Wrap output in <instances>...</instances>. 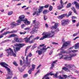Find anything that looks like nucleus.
Returning a JSON list of instances; mask_svg holds the SVG:
<instances>
[{"label":"nucleus","mask_w":79,"mask_h":79,"mask_svg":"<svg viewBox=\"0 0 79 79\" xmlns=\"http://www.w3.org/2000/svg\"><path fill=\"white\" fill-rule=\"evenodd\" d=\"M78 52L77 50H72V51H69L67 52L66 51L63 50L62 51L60 52V53L59 54V56L60 55H62V54L63 53H71V52H73V53H74V52Z\"/></svg>","instance_id":"nucleus-4"},{"label":"nucleus","mask_w":79,"mask_h":79,"mask_svg":"<svg viewBox=\"0 0 79 79\" xmlns=\"http://www.w3.org/2000/svg\"><path fill=\"white\" fill-rule=\"evenodd\" d=\"M62 76L64 77H65V79H66V78H68V76L66 75H62Z\"/></svg>","instance_id":"nucleus-41"},{"label":"nucleus","mask_w":79,"mask_h":79,"mask_svg":"<svg viewBox=\"0 0 79 79\" xmlns=\"http://www.w3.org/2000/svg\"><path fill=\"white\" fill-rule=\"evenodd\" d=\"M52 72H51L48 74H47L45 75V76H44V77L42 79H44L45 78H46L45 79H50L48 77V76H52V75H54V74L52 73Z\"/></svg>","instance_id":"nucleus-9"},{"label":"nucleus","mask_w":79,"mask_h":79,"mask_svg":"<svg viewBox=\"0 0 79 79\" xmlns=\"http://www.w3.org/2000/svg\"><path fill=\"white\" fill-rule=\"evenodd\" d=\"M73 5H75V6L77 9H79V4L76 2H74L72 3Z\"/></svg>","instance_id":"nucleus-17"},{"label":"nucleus","mask_w":79,"mask_h":79,"mask_svg":"<svg viewBox=\"0 0 79 79\" xmlns=\"http://www.w3.org/2000/svg\"><path fill=\"white\" fill-rule=\"evenodd\" d=\"M77 35V34L75 33V34H73V36H76V35Z\"/></svg>","instance_id":"nucleus-64"},{"label":"nucleus","mask_w":79,"mask_h":79,"mask_svg":"<svg viewBox=\"0 0 79 79\" xmlns=\"http://www.w3.org/2000/svg\"><path fill=\"white\" fill-rule=\"evenodd\" d=\"M59 25L60 24L58 23H55V26H52L51 27V29H56L59 26Z\"/></svg>","instance_id":"nucleus-14"},{"label":"nucleus","mask_w":79,"mask_h":79,"mask_svg":"<svg viewBox=\"0 0 79 79\" xmlns=\"http://www.w3.org/2000/svg\"><path fill=\"white\" fill-rule=\"evenodd\" d=\"M16 49V51H19V50H20V48H15Z\"/></svg>","instance_id":"nucleus-50"},{"label":"nucleus","mask_w":79,"mask_h":79,"mask_svg":"<svg viewBox=\"0 0 79 79\" xmlns=\"http://www.w3.org/2000/svg\"><path fill=\"white\" fill-rule=\"evenodd\" d=\"M13 63V64H14V65H15V66H18V64H17V63H16V62L15 61H14Z\"/></svg>","instance_id":"nucleus-36"},{"label":"nucleus","mask_w":79,"mask_h":79,"mask_svg":"<svg viewBox=\"0 0 79 79\" xmlns=\"http://www.w3.org/2000/svg\"><path fill=\"white\" fill-rule=\"evenodd\" d=\"M64 65L67 68H68L69 69L72 70L74 69L73 68H76L75 65L74 64H65Z\"/></svg>","instance_id":"nucleus-5"},{"label":"nucleus","mask_w":79,"mask_h":79,"mask_svg":"<svg viewBox=\"0 0 79 79\" xmlns=\"http://www.w3.org/2000/svg\"><path fill=\"white\" fill-rule=\"evenodd\" d=\"M28 56H27L26 57V62H27V63H28Z\"/></svg>","instance_id":"nucleus-48"},{"label":"nucleus","mask_w":79,"mask_h":79,"mask_svg":"<svg viewBox=\"0 0 79 79\" xmlns=\"http://www.w3.org/2000/svg\"><path fill=\"white\" fill-rule=\"evenodd\" d=\"M27 76H28V74H24L23 75V77L25 78V77H27Z\"/></svg>","instance_id":"nucleus-42"},{"label":"nucleus","mask_w":79,"mask_h":79,"mask_svg":"<svg viewBox=\"0 0 79 79\" xmlns=\"http://www.w3.org/2000/svg\"><path fill=\"white\" fill-rule=\"evenodd\" d=\"M60 3L61 5V6H63V5H64V3L63 2V1H62V0H60Z\"/></svg>","instance_id":"nucleus-33"},{"label":"nucleus","mask_w":79,"mask_h":79,"mask_svg":"<svg viewBox=\"0 0 79 79\" xmlns=\"http://www.w3.org/2000/svg\"><path fill=\"white\" fill-rule=\"evenodd\" d=\"M65 15L63 14L62 15H59L58 17V19H63V18H64Z\"/></svg>","instance_id":"nucleus-22"},{"label":"nucleus","mask_w":79,"mask_h":79,"mask_svg":"<svg viewBox=\"0 0 79 79\" xmlns=\"http://www.w3.org/2000/svg\"><path fill=\"white\" fill-rule=\"evenodd\" d=\"M32 70H31H31H29L28 71V73H29V74H31V73H32Z\"/></svg>","instance_id":"nucleus-39"},{"label":"nucleus","mask_w":79,"mask_h":79,"mask_svg":"<svg viewBox=\"0 0 79 79\" xmlns=\"http://www.w3.org/2000/svg\"><path fill=\"white\" fill-rule=\"evenodd\" d=\"M12 14H13V11H12L9 12L8 13V15H11Z\"/></svg>","instance_id":"nucleus-38"},{"label":"nucleus","mask_w":79,"mask_h":79,"mask_svg":"<svg viewBox=\"0 0 79 79\" xmlns=\"http://www.w3.org/2000/svg\"><path fill=\"white\" fill-rule=\"evenodd\" d=\"M29 29H30V28H28V27H27L24 29V30H29Z\"/></svg>","instance_id":"nucleus-55"},{"label":"nucleus","mask_w":79,"mask_h":79,"mask_svg":"<svg viewBox=\"0 0 79 79\" xmlns=\"http://www.w3.org/2000/svg\"><path fill=\"white\" fill-rule=\"evenodd\" d=\"M26 26L24 24H23L22 25H21V27L22 28H24V27H25Z\"/></svg>","instance_id":"nucleus-47"},{"label":"nucleus","mask_w":79,"mask_h":79,"mask_svg":"<svg viewBox=\"0 0 79 79\" xmlns=\"http://www.w3.org/2000/svg\"><path fill=\"white\" fill-rule=\"evenodd\" d=\"M34 36L32 35L31 36L28 38H24L25 41L27 43V42H29V40H30L31 38H34Z\"/></svg>","instance_id":"nucleus-13"},{"label":"nucleus","mask_w":79,"mask_h":79,"mask_svg":"<svg viewBox=\"0 0 79 79\" xmlns=\"http://www.w3.org/2000/svg\"><path fill=\"white\" fill-rule=\"evenodd\" d=\"M25 44H16V45L17 47H20L21 48L22 47H23V46H24L25 45Z\"/></svg>","instance_id":"nucleus-20"},{"label":"nucleus","mask_w":79,"mask_h":79,"mask_svg":"<svg viewBox=\"0 0 79 79\" xmlns=\"http://www.w3.org/2000/svg\"><path fill=\"white\" fill-rule=\"evenodd\" d=\"M20 64L21 66H22V65H23V61L22 60H20Z\"/></svg>","instance_id":"nucleus-44"},{"label":"nucleus","mask_w":79,"mask_h":79,"mask_svg":"<svg viewBox=\"0 0 79 79\" xmlns=\"http://www.w3.org/2000/svg\"><path fill=\"white\" fill-rule=\"evenodd\" d=\"M64 59V60H68L69 61H71L72 60V57L71 55H70L69 56L66 55H64V56H62L60 58V59H61L62 58Z\"/></svg>","instance_id":"nucleus-3"},{"label":"nucleus","mask_w":79,"mask_h":79,"mask_svg":"<svg viewBox=\"0 0 79 79\" xmlns=\"http://www.w3.org/2000/svg\"><path fill=\"white\" fill-rule=\"evenodd\" d=\"M23 22L26 25H29V24H30V22L28 21L27 19H24Z\"/></svg>","instance_id":"nucleus-15"},{"label":"nucleus","mask_w":79,"mask_h":79,"mask_svg":"<svg viewBox=\"0 0 79 79\" xmlns=\"http://www.w3.org/2000/svg\"><path fill=\"white\" fill-rule=\"evenodd\" d=\"M58 61V60H56L55 61H53V63L52 64V66L50 68V69H52L54 67V65Z\"/></svg>","instance_id":"nucleus-18"},{"label":"nucleus","mask_w":79,"mask_h":79,"mask_svg":"<svg viewBox=\"0 0 79 79\" xmlns=\"http://www.w3.org/2000/svg\"><path fill=\"white\" fill-rule=\"evenodd\" d=\"M14 40L16 42H21V40L18 38L15 37L14 39Z\"/></svg>","instance_id":"nucleus-19"},{"label":"nucleus","mask_w":79,"mask_h":79,"mask_svg":"<svg viewBox=\"0 0 79 79\" xmlns=\"http://www.w3.org/2000/svg\"><path fill=\"white\" fill-rule=\"evenodd\" d=\"M6 29V28H4L1 31V32H3V31H5V30Z\"/></svg>","instance_id":"nucleus-60"},{"label":"nucleus","mask_w":79,"mask_h":79,"mask_svg":"<svg viewBox=\"0 0 79 79\" xmlns=\"http://www.w3.org/2000/svg\"><path fill=\"white\" fill-rule=\"evenodd\" d=\"M62 8H63V6H62V7H61V6H57V8L58 10H60Z\"/></svg>","instance_id":"nucleus-28"},{"label":"nucleus","mask_w":79,"mask_h":79,"mask_svg":"<svg viewBox=\"0 0 79 79\" xmlns=\"http://www.w3.org/2000/svg\"><path fill=\"white\" fill-rule=\"evenodd\" d=\"M39 39H40L39 36H37L35 38V40H38Z\"/></svg>","instance_id":"nucleus-49"},{"label":"nucleus","mask_w":79,"mask_h":79,"mask_svg":"<svg viewBox=\"0 0 79 79\" xmlns=\"http://www.w3.org/2000/svg\"><path fill=\"white\" fill-rule=\"evenodd\" d=\"M72 19H76V16H72Z\"/></svg>","instance_id":"nucleus-63"},{"label":"nucleus","mask_w":79,"mask_h":79,"mask_svg":"<svg viewBox=\"0 0 79 79\" xmlns=\"http://www.w3.org/2000/svg\"><path fill=\"white\" fill-rule=\"evenodd\" d=\"M36 12V15H40V13L41 12H40V13H39V11H37Z\"/></svg>","instance_id":"nucleus-53"},{"label":"nucleus","mask_w":79,"mask_h":79,"mask_svg":"<svg viewBox=\"0 0 79 79\" xmlns=\"http://www.w3.org/2000/svg\"><path fill=\"white\" fill-rule=\"evenodd\" d=\"M35 38L31 40L29 42L30 44H32V43H34L35 41Z\"/></svg>","instance_id":"nucleus-27"},{"label":"nucleus","mask_w":79,"mask_h":79,"mask_svg":"<svg viewBox=\"0 0 79 79\" xmlns=\"http://www.w3.org/2000/svg\"><path fill=\"white\" fill-rule=\"evenodd\" d=\"M5 50L7 52L6 55L7 56H8L9 55H11V56L13 55L14 56H16V54L13 52V49H11V48H9V49H6Z\"/></svg>","instance_id":"nucleus-2"},{"label":"nucleus","mask_w":79,"mask_h":79,"mask_svg":"<svg viewBox=\"0 0 79 79\" xmlns=\"http://www.w3.org/2000/svg\"><path fill=\"white\" fill-rule=\"evenodd\" d=\"M12 25L14 26H18V24L17 23H16L15 22H14L12 23Z\"/></svg>","instance_id":"nucleus-31"},{"label":"nucleus","mask_w":79,"mask_h":79,"mask_svg":"<svg viewBox=\"0 0 79 79\" xmlns=\"http://www.w3.org/2000/svg\"><path fill=\"white\" fill-rule=\"evenodd\" d=\"M49 12V11L47 10H45L43 11L44 14H47V13Z\"/></svg>","instance_id":"nucleus-29"},{"label":"nucleus","mask_w":79,"mask_h":79,"mask_svg":"<svg viewBox=\"0 0 79 79\" xmlns=\"http://www.w3.org/2000/svg\"><path fill=\"white\" fill-rule=\"evenodd\" d=\"M48 48H50V47H48L47 48H46V46H44V47H43L42 49H41V50H42L43 51V53H44V52H46V51L48 49Z\"/></svg>","instance_id":"nucleus-16"},{"label":"nucleus","mask_w":79,"mask_h":79,"mask_svg":"<svg viewBox=\"0 0 79 79\" xmlns=\"http://www.w3.org/2000/svg\"><path fill=\"white\" fill-rule=\"evenodd\" d=\"M45 44H41V45H40V47H43V46H45Z\"/></svg>","instance_id":"nucleus-58"},{"label":"nucleus","mask_w":79,"mask_h":79,"mask_svg":"<svg viewBox=\"0 0 79 79\" xmlns=\"http://www.w3.org/2000/svg\"><path fill=\"white\" fill-rule=\"evenodd\" d=\"M20 34L22 35V34H26V31L24 32H20Z\"/></svg>","instance_id":"nucleus-51"},{"label":"nucleus","mask_w":79,"mask_h":79,"mask_svg":"<svg viewBox=\"0 0 79 79\" xmlns=\"http://www.w3.org/2000/svg\"><path fill=\"white\" fill-rule=\"evenodd\" d=\"M31 58H30L29 59L28 62V63L24 62V66H27L29 68H30V67H31V64H30V63H31Z\"/></svg>","instance_id":"nucleus-11"},{"label":"nucleus","mask_w":79,"mask_h":79,"mask_svg":"<svg viewBox=\"0 0 79 79\" xmlns=\"http://www.w3.org/2000/svg\"><path fill=\"white\" fill-rule=\"evenodd\" d=\"M52 44L54 45H57L58 44V43L55 42H52Z\"/></svg>","instance_id":"nucleus-57"},{"label":"nucleus","mask_w":79,"mask_h":79,"mask_svg":"<svg viewBox=\"0 0 79 79\" xmlns=\"http://www.w3.org/2000/svg\"><path fill=\"white\" fill-rule=\"evenodd\" d=\"M52 10H53V7L52 6H50L49 8V11H52Z\"/></svg>","instance_id":"nucleus-34"},{"label":"nucleus","mask_w":79,"mask_h":79,"mask_svg":"<svg viewBox=\"0 0 79 79\" xmlns=\"http://www.w3.org/2000/svg\"><path fill=\"white\" fill-rule=\"evenodd\" d=\"M31 66H32V68L31 69V70H32V71H34V69H35V65L34 64H32Z\"/></svg>","instance_id":"nucleus-26"},{"label":"nucleus","mask_w":79,"mask_h":79,"mask_svg":"<svg viewBox=\"0 0 79 79\" xmlns=\"http://www.w3.org/2000/svg\"><path fill=\"white\" fill-rule=\"evenodd\" d=\"M76 22V20H72V23H75Z\"/></svg>","instance_id":"nucleus-56"},{"label":"nucleus","mask_w":79,"mask_h":79,"mask_svg":"<svg viewBox=\"0 0 79 79\" xmlns=\"http://www.w3.org/2000/svg\"><path fill=\"white\" fill-rule=\"evenodd\" d=\"M71 56H72V57H74V56H76V54H72V55H70Z\"/></svg>","instance_id":"nucleus-45"},{"label":"nucleus","mask_w":79,"mask_h":79,"mask_svg":"<svg viewBox=\"0 0 79 79\" xmlns=\"http://www.w3.org/2000/svg\"><path fill=\"white\" fill-rule=\"evenodd\" d=\"M42 35L43 36V37H42L40 39V40H44V39L53 37V35H55V32H54V31H53V30H52L51 33L47 32H44L43 33Z\"/></svg>","instance_id":"nucleus-1"},{"label":"nucleus","mask_w":79,"mask_h":79,"mask_svg":"<svg viewBox=\"0 0 79 79\" xmlns=\"http://www.w3.org/2000/svg\"><path fill=\"white\" fill-rule=\"evenodd\" d=\"M39 55H42V51L39 50L38 51Z\"/></svg>","instance_id":"nucleus-37"},{"label":"nucleus","mask_w":79,"mask_h":79,"mask_svg":"<svg viewBox=\"0 0 79 79\" xmlns=\"http://www.w3.org/2000/svg\"><path fill=\"white\" fill-rule=\"evenodd\" d=\"M40 66H41V64L39 65L38 66V67H37V69H39V68H40Z\"/></svg>","instance_id":"nucleus-62"},{"label":"nucleus","mask_w":79,"mask_h":79,"mask_svg":"<svg viewBox=\"0 0 79 79\" xmlns=\"http://www.w3.org/2000/svg\"><path fill=\"white\" fill-rule=\"evenodd\" d=\"M28 56H28H29L30 57H31V56H32V54L31 53H30L28 55V56Z\"/></svg>","instance_id":"nucleus-40"},{"label":"nucleus","mask_w":79,"mask_h":79,"mask_svg":"<svg viewBox=\"0 0 79 79\" xmlns=\"http://www.w3.org/2000/svg\"><path fill=\"white\" fill-rule=\"evenodd\" d=\"M62 23L61 24L63 26H64L65 25L68 24L69 23V20L68 19L63 20L61 21Z\"/></svg>","instance_id":"nucleus-6"},{"label":"nucleus","mask_w":79,"mask_h":79,"mask_svg":"<svg viewBox=\"0 0 79 79\" xmlns=\"http://www.w3.org/2000/svg\"><path fill=\"white\" fill-rule=\"evenodd\" d=\"M3 53L1 54H0V58H2L3 56Z\"/></svg>","instance_id":"nucleus-54"},{"label":"nucleus","mask_w":79,"mask_h":79,"mask_svg":"<svg viewBox=\"0 0 79 79\" xmlns=\"http://www.w3.org/2000/svg\"><path fill=\"white\" fill-rule=\"evenodd\" d=\"M39 72H40V70H39L37 72L35 73V74L36 75V74H38V73H39Z\"/></svg>","instance_id":"nucleus-59"},{"label":"nucleus","mask_w":79,"mask_h":79,"mask_svg":"<svg viewBox=\"0 0 79 79\" xmlns=\"http://www.w3.org/2000/svg\"><path fill=\"white\" fill-rule=\"evenodd\" d=\"M63 70H64L65 71H67V72H70V70H69V69L66 68V67H64L62 68Z\"/></svg>","instance_id":"nucleus-23"},{"label":"nucleus","mask_w":79,"mask_h":79,"mask_svg":"<svg viewBox=\"0 0 79 79\" xmlns=\"http://www.w3.org/2000/svg\"><path fill=\"white\" fill-rule=\"evenodd\" d=\"M71 3H69L66 6L67 8H69V7H71Z\"/></svg>","instance_id":"nucleus-30"},{"label":"nucleus","mask_w":79,"mask_h":79,"mask_svg":"<svg viewBox=\"0 0 79 79\" xmlns=\"http://www.w3.org/2000/svg\"><path fill=\"white\" fill-rule=\"evenodd\" d=\"M72 10H73V11L74 12V13H75L77 15V12H76V9L74 7H73L72 8H71Z\"/></svg>","instance_id":"nucleus-24"},{"label":"nucleus","mask_w":79,"mask_h":79,"mask_svg":"<svg viewBox=\"0 0 79 79\" xmlns=\"http://www.w3.org/2000/svg\"><path fill=\"white\" fill-rule=\"evenodd\" d=\"M44 8V6H40L39 8V13H41L42 11V9L43 8Z\"/></svg>","instance_id":"nucleus-21"},{"label":"nucleus","mask_w":79,"mask_h":79,"mask_svg":"<svg viewBox=\"0 0 79 79\" xmlns=\"http://www.w3.org/2000/svg\"><path fill=\"white\" fill-rule=\"evenodd\" d=\"M31 47L30 46H28V47H27L26 49V51L27 52V50H28L29 49V48Z\"/></svg>","instance_id":"nucleus-52"},{"label":"nucleus","mask_w":79,"mask_h":79,"mask_svg":"<svg viewBox=\"0 0 79 79\" xmlns=\"http://www.w3.org/2000/svg\"><path fill=\"white\" fill-rule=\"evenodd\" d=\"M57 73H56L55 75L53 77L55 78H57Z\"/></svg>","instance_id":"nucleus-43"},{"label":"nucleus","mask_w":79,"mask_h":79,"mask_svg":"<svg viewBox=\"0 0 79 79\" xmlns=\"http://www.w3.org/2000/svg\"><path fill=\"white\" fill-rule=\"evenodd\" d=\"M69 44V42H67L64 43V44L63 45L62 47H61L60 49V50H62V48H65V47H67L68 45Z\"/></svg>","instance_id":"nucleus-10"},{"label":"nucleus","mask_w":79,"mask_h":79,"mask_svg":"<svg viewBox=\"0 0 79 79\" xmlns=\"http://www.w3.org/2000/svg\"><path fill=\"white\" fill-rule=\"evenodd\" d=\"M25 17L24 15H21L19 17V19L17 20V22L18 23H20L21 21H24Z\"/></svg>","instance_id":"nucleus-8"},{"label":"nucleus","mask_w":79,"mask_h":79,"mask_svg":"<svg viewBox=\"0 0 79 79\" xmlns=\"http://www.w3.org/2000/svg\"><path fill=\"white\" fill-rule=\"evenodd\" d=\"M36 20H34L33 21V24H35L34 26V28L35 29H39V27H38V26L40 24V23L38 22H35Z\"/></svg>","instance_id":"nucleus-7"},{"label":"nucleus","mask_w":79,"mask_h":79,"mask_svg":"<svg viewBox=\"0 0 79 79\" xmlns=\"http://www.w3.org/2000/svg\"><path fill=\"white\" fill-rule=\"evenodd\" d=\"M44 8H48V7H49V4H46L44 6Z\"/></svg>","instance_id":"nucleus-35"},{"label":"nucleus","mask_w":79,"mask_h":79,"mask_svg":"<svg viewBox=\"0 0 79 79\" xmlns=\"http://www.w3.org/2000/svg\"><path fill=\"white\" fill-rule=\"evenodd\" d=\"M47 16H45V15H44V19L45 20V21H46L47 20Z\"/></svg>","instance_id":"nucleus-46"},{"label":"nucleus","mask_w":79,"mask_h":79,"mask_svg":"<svg viewBox=\"0 0 79 79\" xmlns=\"http://www.w3.org/2000/svg\"><path fill=\"white\" fill-rule=\"evenodd\" d=\"M15 36H17V35L15 34H12L10 35V36L8 37V38H11V37H15Z\"/></svg>","instance_id":"nucleus-25"},{"label":"nucleus","mask_w":79,"mask_h":79,"mask_svg":"<svg viewBox=\"0 0 79 79\" xmlns=\"http://www.w3.org/2000/svg\"><path fill=\"white\" fill-rule=\"evenodd\" d=\"M79 38V36H77V37H76L75 38L73 39V40H76V39H77V38Z\"/></svg>","instance_id":"nucleus-61"},{"label":"nucleus","mask_w":79,"mask_h":79,"mask_svg":"<svg viewBox=\"0 0 79 79\" xmlns=\"http://www.w3.org/2000/svg\"><path fill=\"white\" fill-rule=\"evenodd\" d=\"M17 32V31H13L11 32H10V31H7L4 33L2 35H6V34H10L11 33H12V34H15V33H16Z\"/></svg>","instance_id":"nucleus-12"},{"label":"nucleus","mask_w":79,"mask_h":79,"mask_svg":"<svg viewBox=\"0 0 79 79\" xmlns=\"http://www.w3.org/2000/svg\"><path fill=\"white\" fill-rule=\"evenodd\" d=\"M72 14V12L70 11L68 13V15L67 16V18H68L69 16H71V15Z\"/></svg>","instance_id":"nucleus-32"}]
</instances>
